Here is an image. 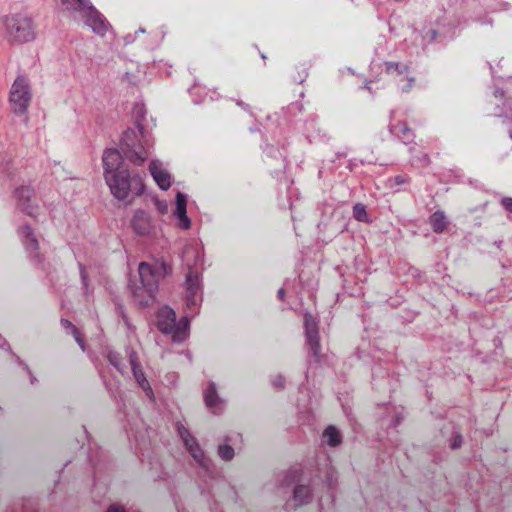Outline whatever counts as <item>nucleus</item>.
Masks as SVG:
<instances>
[{
  "label": "nucleus",
  "mask_w": 512,
  "mask_h": 512,
  "mask_svg": "<svg viewBox=\"0 0 512 512\" xmlns=\"http://www.w3.org/2000/svg\"><path fill=\"white\" fill-rule=\"evenodd\" d=\"M462 438L461 436H456L452 442V448L456 449L461 446Z\"/></svg>",
  "instance_id": "nucleus-28"
},
{
  "label": "nucleus",
  "mask_w": 512,
  "mask_h": 512,
  "mask_svg": "<svg viewBox=\"0 0 512 512\" xmlns=\"http://www.w3.org/2000/svg\"><path fill=\"white\" fill-rule=\"evenodd\" d=\"M5 35L11 43H27L36 38V26L27 15L13 14L3 20Z\"/></svg>",
  "instance_id": "nucleus-3"
},
{
  "label": "nucleus",
  "mask_w": 512,
  "mask_h": 512,
  "mask_svg": "<svg viewBox=\"0 0 512 512\" xmlns=\"http://www.w3.org/2000/svg\"><path fill=\"white\" fill-rule=\"evenodd\" d=\"M353 216H354L355 221H357V222L370 221L366 207L361 203H357L353 207Z\"/></svg>",
  "instance_id": "nucleus-21"
},
{
  "label": "nucleus",
  "mask_w": 512,
  "mask_h": 512,
  "mask_svg": "<svg viewBox=\"0 0 512 512\" xmlns=\"http://www.w3.org/2000/svg\"><path fill=\"white\" fill-rule=\"evenodd\" d=\"M218 455L221 459L229 461L234 457V449L230 445H219Z\"/></svg>",
  "instance_id": "nucleus-23"
},
{
  "label": "nucleus",
  "mask_w": 512,
  "mask_h": 512,
  "mask_svg": "<svg viewBox=\"0 0 512 512\" xmlns=\"http://www.w3.org/2000/svg\"><path fill=\"white\" fill-rule=\"evenodd\" d=\"M61 324L62 326L67 329V330H70L71 333L73 334L76 342L81 346V348L84 350V342L82 340V338L80 337V333H79V330L78 328L73 325L70 321L66 320V319H62L61 320Z\"/></svg>",
  "instance_id": "nucleus-22"
},
{
  "label": "nucleus",
  "mask_w": 512,
  "mask_h": 512,
  "mask_svg": "<svg viewBox=\"0 0 512 512\" xmlns=\"http://www.w3.org/2000/svg\"><path fill=\"white\" fill-rule=\"evenodd\" d=\"M310 497H311V492H310L309 487L304 486V485H297L295 487L294 494H293V500L295 502V506H300V505L308 502Z\"/></svg>",
  "instance_id": "nucleus-16"
},
{
  "label": "nucleus",
  "mask_w": 512,
  "mask_h": 512,
  "mask_svg": "<svg viewBox=\"0 0 512 512\" xmlns=\"http://www.w3.org/2000/svg\"><path fill=\"white\" fill-rule=\"evenodd\" d=\"M130 364H131V368H132V372H133L135 380L137 381L139 386L145 391L146 395L149 398H152L153 390H152L148 380L145 377V374L141 368V365L138 361L136 353H132L130 355Z\"/></svg>",
  "instance_id": "nucleus-11"
},
{
  "label": "nucleus",
  "mask_w": 512,
  "mask_h": 512,
  "mask_svg": "<svg viewBox=\"0 0 512 512\" xmlns=\"http://www.w3.org/2000/svg\"><path fill=\"white\" fill-rule=\"evenodd\" d=\"M103 166L105 175L114 174L116 171L127 170L123 166L122 156L116 149H107L103 154Z\"/></svg>",
  "instance_id": "nucleus-10"
},
{
  "label": "nucleus",
  "mask_w": 512,
  "mask_h": 512,
  "mask_svg": "<svg viewBox=\"0 0 512 512\" xmlns=\"http://www.w3.org/2000/svg\"><path fill=\"white\" fill-rule=\"evenodd\" d=\"M299 477H300V475L298 474V472H297V471H294V472L290 473V474H289V475H287V477H286V480H285V481H286V485L288 486V485H290V484L295 483L296 481H298V480H299Z\"/></svg>",
  "instance_id": "nucleus-25"
},
{
  "label": "nucleus",
  "mask_w": 512,
  "mask_h": 512,
  "mask_svg": "<svg viewBox=\"0 0 512 512\" xmlns=\"http://www.w3.org/2000/svg\"><path fill=\"white\" fill-rule=\"evenodd\" d=\"M323 436L327 438V443L331 447H335L341 443V436L334 426L326 428Z\"/></svg>",
  "instance_id": "nucleus-18"
},
{
  "label": "nucleus",
  "mask_w": 512,
  "mask_h": 512,
  "mask_svg": "<svg viewBox=\"0 0 512 512\" xmlns=\"http://www.w3.org/2000/svg\"><path fill=\"white\" fill-rule=\"evenodd\" d=\"M504 204L505 206L507 207V209H509L510 211H512V199H507L504 201Z\"/></svg>",
  "instance_id": "nucleus-30"
},
{
  "label": "nucleus",
  "mask_w": 512,
  "mask_h": 512,
  "mask_svg": "<svg viewBox=\"0 0 512 512\" xmlns=\"http://www.w3.org/2000/svg\"><path fill=\"white\" fill-rule=\"evenodd\" d=\"M135 227L137 228L136 229L137 234L142 235V234L146 233L145 230H146L147 226H135Z\"/></svg>",
  "instance_id": "nucleus-29"
},
{
  "label": "nucleus",
  "mask_w": 512,
  "mask_h": 512,
  "mask_svg": "<svg viewBox=\"0 0 512 512\" xmlns=\"http://www.w3.org/2000/svg\"><path fill=\"white\" fill-rule=\"evenodd\" d=\"M13 198L16 206L22 212L31 217H35L38 212L35 191L31 186H20L13 192Z\"/></svg>",
  "instance_id": "nucleus-6"
},
{
  "label": "nucleus",
  "mask_w": 512,
  "mask_h": 512,
  "mask_svg": "<svg viewBox=\"0 0 512 512\" xmlns=\"http://www.w3.org/2000/svg\"><path fill=\"white\" fill-rule=\"evenodd\" d=\"M31 102L30 87L23 77H18L10 91V103L15 113H24Z\"/></svg>",
  "instance_id": "nucleus-5"
},
{
  "label": "nucleus",
  "mask_w": 512,
  "mask_h": 512,
  "mask_svg": "<svg viewBox=\"0 0 512 512\" xmlns=\"http://www.w3.org/2000/svg\"><path fill=\"white\" fill-rule=\"evenodd\" d=\"M444 228H445V226L437 225V226H434V231L436 233H442L444 231Z\"/></svg>",
  "instance_id": "nucleus-31"
},
{
  "label": "nucleus",
  "mask_w": 512,
  "mask_h": 512,
  "mask_svg": "<svg viewBox=\"0 0 512 512\" xmlns=\"http://www.w3.org/2000/svg\"><path fill=\"white\" fill-rule=\"evenodd\" d=\"M156 325L162 333L171 335L173 341L182 342L187 336L189 319L185 316L177 322L174 310L164 306L157 313Z\"/></svg>",
  "instance_id": "nucleus-4"
},
{
  "label": "nucleus",
  "mask_w": 512,
  "mask_h": 512,
  "mask_svg": "<svg viewBox=\"0 0 512 512\" xmlns=\"http://www.w3.org/2000/svg\"><path fill=\"white\" fill-rule=\"evenodd\" d=\"M149 171L162 190H167L171 186V179L169 173L162 167L161 163L158 161H152L149 164Z\"/></svg>",
  "instance_id": "nucleus-12"
},
{
  "label": "nucleus",
  "mask_w": 512,
  "mask_h": 512,
  "mask_svg": "<svg viewBox=\"0 0 512 512\" xmlns=\"http://www.w3.org/2000/svg\"><path fill=\"white\" fill-rule=\"evenodd\" d=\"M62 6L69 11H75L82 16L92 6L89 0H59Z\"/></svg>",
  "instance_id": "nucleus-14"
},
{
  "label": "nucleus",
  "mask_w": 512,
  "mask_h": 512,
  "mask_svg": "<svg viewBox=\"0 0 512 512\" xmlns=\"http://www.w3.org/2000/svg\"><path fill=\"white\" fill-rule=\"evenodd\" d=\"M185 289L187 310L192 312L197 307L200 300L198 297V293L200 292V281L198 270L191 266H189L186 274Z\"/></svg>",
  "instance_id": "nucleus-7"
},
{
  "label": "nucleus",
  "mask_w": 512,
  "mask_h": 512,
  "mask_svg": "<svg viewBox=\"0 0 512 512\" xmlns=\"http://www.w3.org/2000/svg\"><path fill=\"white\" fill-rule=\"evenodd\" d=\"M307 338V343L309 345V349L312 353V355L316 358V360L318 361L319 358H320V351H321V345H320V340H319V334L317 335H312V336H308L306 337Z\"/></svg>",
  "instance_id": "nucleus-20"
},
{
  "label": "nucleus",
  "mask_w": 512,
  "mask_h": 512,
  "mask_svg": "<svg viewBox=\"0 0 512 512\" xmlns=\"http://www.w3.org/2000/svg\"><path fill=\"white\" fill-rule=\"evenodd\" d=\"M81 276H82L83 281H85L86 276H85V272L83 269L81 270Z\"/></svg>",
  "instance_id": "nucleus-33"
},
{
  "label": "nucleus",
  "mask_w": 512,
  "mask_h": 512,
  "mask_svg": "<svg viewBox=\"0 0 512 512\" xmlns=\"http://www.w3.org/2000/svg\"><path fill=\"white\" fill-rule=\"evenodd\" d=\"M125 157L133 164L141 165L147 160L148 153L145 149L140 148L139 151H136V150L126 151Z\"/></svg>",
  "instance_id": "nucleus-17"
},
{
  "label": "nucleus",
  "mask_w": 512,
  "mask_h": 512,
  "mask_svg": "<svg viewBox=\"0 0 512 512\" xmlns=\"http://www.w3.org/2000/svg\"><path fill=\"white\" fill-rule=\"evenodd\" d=\"M446 220V217L444 215L443 212H435L432 216V223L433 224H442L443 222H445Z\"/></svg>",
  "instance_id": "nucleus-24"
},
{
  "label": "nucleus",
  "mask_w": 512,
  "mask_h": 512,
  "mask_svg": "<svg viewBox=\"0 0 512 512\" xmlns=\"http://www.w3.org/2000/svg\"><path fill=\"white\" fill-rule=\"evenodd\" d=\"M167 268L165 263L155 266L146 262L139 264L138 273L141 286L133 290L134 300L137 304L146 307L154 303L158 289V281L160 277L167 273Z\"/></svg>",
  "instance_id": "nucleus-1"
},
{
  "label": "nucleus",
  "mask_w": 512,
  "mask_h": 512,
  "mask_svg": "<svg viewBox=\"0 0 512 512\" xmlns=\"http://www.w3.org/2000/svg\"><path fill=\"white\" fill-rule=\"evenodd\" d=\"M27 247H28L29 249H37V247H38L37 240H36V239H34V238H30V237L28 236V238H27Z\"/></svg>",
  "instance_id": "nucleus-26"
},
{
  "label": "nucleus",
  "mask_w": 512,
  "mask_h": 512,
  "mask_svg": "<svg viewBox=\"0 0 512 512\" xmlns=\"http://www.w3.org/2000/svg\"><path fill=\"white\" fill-rule=\"evenodd\" d=\"M107 512H125V510L119 505H111Z\"/></svg>",
  "instance_id": "nucleus-27"
},
{
  "label": "nucleus",
  "mask_w": 512,
  "mask_h": 512,
  "mask_svg": "<svg viewBox=\"0 0 512 512\" xmlns=\"http://www.w3.org/2000/svg\"><path fill=\"white\" fill-rule=\"evenodd\" d=\"M105 180L115 198L124 200L131 192L135 196L143 194L145 185L141 174H130L128 170L106 174Z\"/></svg>",
  "instance_id": "nucleus-2"
},
{
  "label": "nucleus",
  "mask_w": 512,
  "mask_h": 512,
  "mask_svg": "<svg viewBox=\"0 0 512 512\" xmlns=\"http://www.w3.org/2000/svg\"><path fill=\"white\" fill-rule=\"evenodd\" d=\"M81 18L84 19L86 25H88L96 34L104 36L107 33L109 23L93 5L88 8Z\"/></svg>",
  "instance_id": "nucleus-8"
},
{
  "label": "nucleus",
  "mask_w": 512,
  "mask_h": 512,
  "mask_svg": "<svg viewBox=\"0 0 512 512\" xmlns=\"http://www.w3.org/2000/svg\"><path fill=\"white\" fill-rule=\"evenodd\" d=\"M178 432L183 440L186 448L190 452L191 456L199 462L201 465H204V453L196 442L195 438L190 434L189 430L185 428L182 424L178 425Z\"/></svg>",
  "instance_id": "nucleus-9"
},
{
  "label": "nucleus",
  "mask_w": 512,
  "mask_h": 512,
  "mask_svg": "<svg viewBox=\"0 0 512 512\" xmlns=\"http://www.w3.org/2000/svg\"><path fill=\"white\" fill-rule=\"evenodd\" d=\"M284 295H285V291H284V289H283V288H280V289L278 290V297H279L280 299H283Z\"/></svg>",
  "instance_id": "nucleus-32"
},
{
  "label": "nucleus",
  "mask_w": 512,
  "mask_h": 512,
  "mask_svg": "<svg viewBox=\"0 0 512 512\" xmlns=\"http://www.w3.org/2000/svg\"><path fill=\"white\" fill-rule=\"evenodd\" d=\"M187 200L186 196L181 192L176 195V209L175 215L179 218L182 224H191L186 211Z\"/></svg>",
  "instance_id": "nucleus-15"
},
{
  "label": "nucleus",
  "mask_w": 512,
  "mask_h": 512,
  "mask_svg": "<svg viewBox=\"0 0 512 512\" xmlns=\"http://www.w3.org/2000/svg\"><path fill=\"white\" fill-rule=\"evenodd\" d=\"M204 400L206 406L210 409H216L217 406L222 403V400L219 398L216 391V386L213 382L210 383L207 387L204 393ZM213 413L218 414V410H213Z\"/></svg>",
  "instance_id": "nucleus-13"
},
{
  "label": "nucleus",
  "mask_w": 512,
  "mask_h": 512,
  "mask_svg": "<svg viewBox=\"0 0 512 512\" xmlns=\"http://www.w3.org/2000/svg\"><path fill=\"white\" fill-rule=\"evenodd\" d=\"M304 322L306 337L319 334L318 323L312 315L306 314L304 317Z\"/></svg>",
  "instance_id": "nucleus-19"
}]
</instances>
